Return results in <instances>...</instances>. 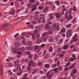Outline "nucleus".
<instances>
[{
  "label": "nucleus",
  "instance_id": "obj_1",
  "mask_svg": "<svg viewBox=\"0 0 79 79\" xmlns=\"http://www.w3.org/2000/svg\"><path fill=\"white\" fill-rule=\"evenodd\" d=\"M35 29L36 30L34 31V32L35 34L31 33L30 32H28V34L26 33H23L21 35L22 36L21 38L22 39H25V38L24 37V36H25L27 38H29L30 37V35H31L33 40H35V38H36L37 39L39 38L40 37V35L38 33V31H40V28L39 27H35Z\"/></svg>",
  "mask_w": 79,
  "mask_h": 79
},
{
  "label": "nucleus",
  "instance_id": "obj_2",
  "mask_svg": "<svg viewBox=\"0 0 79 79\" xmlns=\"http://www.w3.org/2000/svg\"><path fill=\"white\" fill-rule=\"evenodd\" d=\"M20 63V61L19 60H15L14 62V67L17 68L16 69H14L13 70L14 73H18V71H20V66L18 64Z\"/></svg>",
  "mask_w": 79,
  "mask_h": 79
},
{
  "label": "nucleus",
  "instance_id": "obj_3",
  "mask_svg": "<svg viewBox=\"0 0 79 79\" xmlns=\"http://www.w3.org/2000/svg\"><path fill=\"white\" fill-rule=\"evenodd\" d=\"M25 50H26V48H22L19 49V48H15V50H14V53H17V54H18V55H22V52H17L20 51V50H22L23 52H24Z\"/></svg>",
  "mask_w": 79,
  "mask_h": 79
},
{
  "label": "nucleus",
  "instance_id": "obj_4",
  "mask_svg": "<svg viewBox=\"0 0 79 79\" xmlns=\"http://www.w3.org/2000/svg\"><path fill=\"white\" fill-rule=\"evenodd\" d=\"M53 71L51 70L47 73V77L48 79H52V77L53 75H54Z\"/></svg>",
  "mask_w": 79,
  "mask_h": 79
},
{
  "label": "nucleus",
  "instance_id": "obj_5",
  "mask_svg": "<svg viewBox=\"0 0 79 79\" xmlns=\"http://www.w3.org/2000/svg\"><path fill=\"white\" fill-rule=\"evenodd\" d=\"M73 32L71 30H69L67 31L66 32V37H70L72 35H73Z\"/></svg>",
  "mask_w": 79,
  "mask_h": 79
},
{
  "label": "nucleus",
  "instance_id": "obj_6",
  "mask_svg": "<svg viewBox=\"0 0 79 79\" xmlns=\"http://www.w3.org/2000/svg\"><path fill=\"white\" fill-rule=\"evenodd\" d=\"M46 41V39L45 38H43L41 40H38L36 41V44H39L41 42H44Z\"/></svg>",
  "mask_w": 79,
  "mask_h": 79
},
{
  "label": "nucleus",
  "instance_id": "obj_7",
  "mask_svg": "<svg viewBox=\"0 0 79 79\" xmlns=\"http://www.w3.org/2000/svg\"><path fill=\"white\" fill-rule=\"evenodd\" d=\"M77 34H75L73 36V40H72L70 43V44H72L73 42H76L77 40Z\"/></svg>",
  "mask_w": 79,
  "mask_h": 79
},
{
  "label": "nucleus",
  "instance_id": "obj_8",
  "mask_svg": "<svg viewBox=\"0 0 79 79\" xmlns=\"http://www.w3.org/2000/svg\"><path fill=\"white\" fill-rule=\"evenodd\" d=\"M10 26V24L9 23H5V24H4V25L2 26H1V27L3 28V29H4L5 30H6V31H8V28H5V26Z\"/></svg>",
  "mask_w": 79,
  "mask_h": 79
},
{
  "label": "nucleus",
  "instance_id": "obj_9",
  "mask_svg": "<svg viewBox=\"0 0 79 79\" xmlns=\"http://www.w3.org/2000/svg\"><path fill=\"white\" fill-rule=\"evenodd\" d=\"M47 34H51V35H52V31H49V33H44L43 34L42 36L44 37H45V36H46V35H47Z\"/></svg>",
  "mask_w": 79,
  "mask_h": 79
},
{
  "label": "nucleus",
  "instance_id": "obj_10",
  "mask_svg": "<svg viewBox=\"0 0 79 79\" xmlns=\"http://www.w3.org/2000/svg\"><path fill=\"white\" fill-rule=\"evenodd\" d=\"M34 50L36 51L35 52H36V53H38V52H40V49H39V47L37 45L35 46Z\"/></svg>",
  "mask_w": 79,
  "mask_h": 79
},
{
  "label": "nucleus",
  "instance_id": "obj_11",
  "mask_svg": "<svg viewBox=\"0 0 79 79\" xmlns=\"http://www.w3.org/2000/svg\"><path fill=\"white\" fill-rule=\"evenodd\" d=\"M32 71L33 72H32L31 73H32L33 74H35V73H38L39 70L37 69H32Z\"/></svg>",
  "mask_w": 79,
  "mask_h": 79
},
{
  "label": "nucleus",
  "instance_id": "obj_12",
  "mask_svg": "<svg viewBox=\"0 0 79 79\" xmlns=\"http://www.w3.org/2000/svg\"><path fill=\"white\" fill-rule=\"evenodd\" d=\"M53 27L56 29L57 31H59L60 30V27L58 25H56L55 24L53 25Z\"/></svg>",
  "mask_w": 79,
  "mask_h": 79
},
{
  "label": "nucleus",
  "instance_id": "obj_13",
  "mask_svg": "<svg viewBox=\"0 0 79 79\" xmlns=\"http://www.w3.org/2000/svg\"><path fill=\"white\" fill-rule=\"evenodd\" d=\"M48 11V7H46L43 10V12L44 13H47Z\"/></svg>",
  "mask_w": 79,
  "mask_h": 79
},
{
  "label": "nucleus",
  "instance_id": "obj_14",
  "mask_svg": "<svg viewBox=\"0 0 79 79\" xmlns=\"http://www.w3.org/2000/svg\"><path fill=\"white\" fill-rule=\"evenodd\" d=\"M27 45H28L29 46H32L33 45L32 42L31 41H29L27 42Z\"/></svg>",
  "mask_w": 79,
  "mask_h": 79
},
{
  "label": "nucleus",
  "instance_id": "obj_15",
  "mask_svg": "<svg viewBox=\"0 0 79 79\" xmlns=\"http://www.w3.org/2000/svg\"><path fill=\"white\" fill-rule=\"evenodd\" d=\"M27 73H25L23 77V79H28L27 77Z\"/></svg>",
  "mask_w": 79,
  "mask_h": 79
},
{
  "label": "nucleus",
  "instance_id": "obj_16",
  "mask_svg": "<svg viewBox=\"0 0 79 79\" xmlns=\"http://www.w3.org/2000/svg\"><path fill=\"white\" fill-rule=\"evenodd\" d=\"M9 15H15V11L14 10H11L10 13H9Z\"/></svg>",
  "mask_w": 79,
  "mask_h": 79
},
{
  "label": "nucleus",
  "instance_id": "obj_17",
  "mask_svg": "<svg viewBox=\"0 0 79 79\" xmlns=\"http://www.w3.org/2000/svg\"><path fill=\"white\" fill-rule=\"evenodd\" d=\"M73 16L71 15H69V17L67 18V20L68 21H70V20H71V19H73Z\"/></svg>",
  "mask_w": 79,
  "mask_h": 79
},
{
  "label": "nucleus",
  "instance_id": "obj_18",
  "mask_svg": "<svg viewBox=\"0 0 79 79\" xmlns=\"http://www.w3.org/2000/svg\"><path fill=\"white\" fill-rule=\"evenodd\" d=\"M18 73H16L17 76H20L21 75V73H23V72L21 71V69H20V71L17 72Z\"/></svg>",
  "mask_w": 79,
  "mask_h": 79
},
{
  "label": "nucleus",
  "instance_id": "obj_19",
  "mask_svg": "<svg viewBox=\"0 0 79 79\" xmlns=\"http://www.w3.org/2000/svg\"><path fill=\"white\" fill-rule=\"evenodd\" d=\"M44 15H40V21L43 19H45L44 18Z\"/></svg>",
  "mask_w": 79,
  "mask_h": 79
},
{
  "label": "nucleus",
  "instance_id": "obj_20",
  "mask_svg": "<svg viewBox=\"0 0 79 79\" xmlns=\"http://www.w3.org/2000/svg\"><path fill=\"white\" fill-rule=\"evenodd\" d=\"M25 49L26 50H32V48L31 47H27L25 48Z\"/></svg>",
  "mask_w": 79,
  "mask_h": 79
},
{
  "label": "nucleus",
  "instance_id": "obj_21",
  "mask_svg": "<svg viewBox=\"0 0 79 79\" xmlns=\"http://www.w3.org/2000/svg\"><path fill=\"white\" fill-rule=\"evenodd\" d=\"M53 15V13H52L49 14L50 19H53V16H52Z\"/></svg>",
  "mask_w": 79,
  "mask_h": 79
},
{
  "label": "nucleus",
  "instance_id": "obj_22",
  "mask_svg": "<svg viewBox=\"0 0 79 79\" xmlns=\"http://www.w3.org/2000/svg\"><path fill=\"white\" fill-rule=\"evenodd\" d=\"M69 45L67 44L64 46L63 47V49L64 50H66L68 48Z\"/></svg>",
  "mask_w": 79,
  "mask_h": 79
},
{
  "label": "nucleus",
  "instance_id": "obj_23",
  "mask_svg": "<svg viewBox=\"0 0 79 79\" xmlns=\"http://www.w3.org/2000/svg\"><path fill=\"white\" fill-rule=\"evenodd\" d=\"M33 61L32 60H31L28 63V65H29V66H31V65H32V64H33Z\"/></svg>",
  "mask_w": 79,
  "mask_h": 79
},
{
  "label": "nucleus",
  "instance_id": "obj_24",
  "mask_svg": "<svg viewBox=\"0 0 79 79\" xmlns=\"http://www.w3.org/2000/svg\"><path fill=\"white\" fill-rule=\"evenodd\" d=\"M7 73L8 74H10V75H13V73L10 70H8L7 71Z\"/></svg>",
  "mask_w": 79,
  "mask_h": 79
},
{
  "label": "nucleus",
  "instance_id": "obj_25",
  "mask_svg": "<svg viewBox=\"0 0 79 79\" xmlns=\"http://www.w3.org/2000/svg\"><path fill=\"white\" fill-rule=\"evenodd\" d=\"M53 48L52 47H50L49 49V51L51 53H52V52H53Z\"/></svg>",
  "mask_w": 79,
  "mask_h": 79
},
{
  "label": "nucleus",
  "instance_id": "obj_26",
  "mask_svg": "<svg viewBox=\"0 0 79 79\" xmlns=\"http://www.w3.org/2000/svg\"><path fill=\"white\" fill-rule=\"evenodd\" d=\"M77 21V19L76 18H75L72 21L73 23H75Z\"/></svg>",
  "mask_w": 79,
  "mask_h": 79
},
{
  "label": "nucleus",
  "instance_id": "obj_27",
  "mask_svg": "<svg viewBox=\"0 0 79 79\" xmlns=\"http://www.w3.org/2000/svg\"><path fill=\"white\" fill-rule=\"evenodd\" d=\"M56 16L57 18H59L60 17V14L59 13H57L56 14Z\"/></svg>",
  "mask_w": 79,
  "mask_h": 79
},
{
  "label": "nucleus",
  "instance_id": "obj_28",
  "mask_svg": "<svg viewBox=\"0 0 79 79\" xmlns=\"http://www.w3.org/2000/svg\"><path fill=\"white\" fill-rule=\"evenodd\" d=\"M50 66V65L48 64H46L44 66L45 68H48Z\"/></svg>",
  "mask_w": 79,
  "mask_h": 79
},
{
  "label": "nucleus",
  "instance_id": "obj_29",
  "mask_svg": "<svg viewBox=\"0 0 79 79\" xmlns=\"http://www.w3.org/2000/svg\"><path fill=\"white\" fill-rule=\"evenodd\" d=\"M71 26H72V24L70 23L67 25L66 27L67 28H69V27H71Z\"/></svg>",
  "mask_w": 79,
  "mask_h": 79
},
{
  "label": "nucleus",
  "instance_id": "obj_30",
  "mask_svg": "<svg viewBox=\"0 0 79 79\" xmlns=\"http://www.w3.org/2000/svg\"><path fill=\"white\" fill-rule=\"evenodd\" d=\"M39 10H41L44 8V6H40L38 7Z\"/></svg>",
  "mask_w": 79,
  "mask_h": 79
},
{
  "label": "nucleus",
  "instance_id": "obj_31",
  "mask_svg": "<svg viewBox=\"0 0 79 79\" xmlns=\"http://www.w3.org/2000/svg\"><path fill=\"white\" fill-rule=\"evenodd\" d=\"M53 70L54 71H55V73H58V71L57 68H56V69H54Z\"/></svg>",
  "mask_w": 79,
  "mask_h": 79
},
{
  "label": "nucleus",
  "instance_id": "obj_32",
  "mask_svg": "<svg viewBox=\"0 0 79 79\" xmlns=\"http://www.w3.org/2000/svg\"><path fill=\"white\" fill-rule=\"evenodd\" d=\"M38 57H39V56H37V55L36 54H35V60H37V59H38Z\"/></svg>",
  "mask_w": 79,
  "mask_h": 79
},
{
  "label": "nucleus",
  "instance_id": "obj_33",
  "mask_svg": "<svg viewBox=\"0 0 79 79\" xmlns=\"http://www.w3.org/2000/svg\"><path fill=\"white\" fill-rule=\"evenodd\" d=\"M53 38H51L49 39V40H48V41L50 42H52L53 41Z\"/></svg>",
  "mask_w": 79,
  "mask_h": 79
},
{
  "label": "nucleus",
  "instance_id": "obj_34",
  "mask_svg": "<svg viewBox=\"0 0 79 79\" xmlns=\"http://www.w3.org/2000/svg\"><path fill=\"white\" fill-rule=\"evenodd\" d=\"M49 27V25L48 24H46L45 26V29H48Z\"/></svg>",
  "mask_w": 79,
  "mask_h": 79
},
{
  "label": "nucleus",
  "instance_id": "obj_35",
  "mask_svg": "<svg viewBox=\"0 0 79 79\" xmlns=\"http://www.w3.org/2000/svg\"><path fill=\"white\" fill-rule=\"evenodd\" d=\"M31 6H32V4L31 3H29L27 5V7L29 8H30L31 7Z\"/></svg>",
  "mask_w": 79,
  "mask_h": 79
},
{
  "label": "nucleus",
  "instance_id": "obj_36",
  "mask_svg": "<svg viewBox=\"0 0 79 79\" xmlns=\"http://www.w3.org/2000/svg\"><path fill=\"white\" fill-rule=\"evenodd\" d=\"M34 19L35 20H37V19H38V16H35L34 17Z\"/></svg>",
  "mask_w": 79,
  "mask_h": 79
},
{
  "label": "nucleus",
  "instance_id": "obj_37",
  "mask_svg": "<svg viewBox=\"0 0 79 79\" xmlns=\"http://www.w3.org/2000/svg\"><path fill=\"white\" fill-rule=\"evenodd\" d=\"M77 9H76V7L75 6H73V11H76V10Z\"/></svg>",
  "mask_w": 79,
  "mask_h": 79
},
{
  "label": "nucleus",
  "instance_id": "obj_38",
  "mask_svg": "<svg viewBox=\"0 0 79 79\" xmlns=\"http://www.w3.org/2000/svg\"><path fill=\"white\" fill-rule=\"evenodd\" d=\"M30 3H35V0H30Z\"/></svg>",
  "mask_w": 79,
  "mask_h": 79
},
{
  "label": "nucleus",
  "instance_id": "obj_39",
  "mask_svg": "<svg viewBox=\"0 0 79 79\" xmlns=\"http://www.w3.org/2000/svg\"><path fill=\"white\" fill-rule=\"evenodd\" d=\"M35 14L36 15V16H38L39 15V12L38 11H36L35 13Z\"/></svg>",
  "mask_w": 79,
  "mask_h": 79
},
{
  "label": "nucleus",
  "instance_id": "obj_40",
  "mask_svg": "<svg viewBox=\"0 0 79 79\" xmlns=\"http://www.w3.org/2000/svg\"><path fill=\"white\" fill-rule=\"evenodd\" d=\"M8 65L9 67H12V66H13V64L11 63H9L8 64Z\"/></svg>",
  "mask_w": 79,
  "mask_h": 79
},
{
  "label": "nucleus",
  "instance_id": "obj_41",
  "mask_svg": "<svg viewBox=\"0 0 79 79\" xmlns=\"http://www.w3.org/2000/svg\"><path fill=\"white\" fill-rule=\"evenodd\" d=\"M59 43H60L61 44H62L63 42V39H60L59 41Z\"/></svg>",
  "mask_w": 79,
  "mask_h": 79
},
{
  "label": "nucleus",
  "instance_id": "obj_42",
  "mask_svg": "<svg viewBox=\"0 0 79 79\" xmlns=\"http://www.w3.org/2000/svg\"><path fill=\"white\" fill-rule=\"evenodd\" d=\"M45 47V44H42L40 46V47L41 48H44V47Z\"/></svg>",
  "mask_w": 79,
  "mask_h": 79
},
{
  "label": "nucleus",
  "instance_id": "obj_43",
  "mask_svg": "<svg viewBox=\"0 0 79 79\" xmlns=\"http://www.w3.org/2000/svg\"><path fill=\"white\" fill-rule=\"evenodd\" d=\"M61 31L63 32H64L66 31V29L64 28H63L61 29Z\"/></svg>",
  "mask_w": 79,
  "mask_h": 79
},
{
  "label": "nucleus",
  "instance_id": "obj_44",
  "mask_svg": "<svg viewBox=\"0 0 79 79\" xmlns=\"http://www.w3.org/2000/svg\"><path fill=\"white\" fill-rule=\"evenodd\" d=\"M70 65V62H68L67 64L65 65V66H66L67 67H68V66H69Z\"/></svg>",
  "mask_w": 79,
  "mask_h": 79
},
{
  "label": "nucleus",
  "instance_id": "obj_45",
  "mask_svg": "<svg viewBox=\"0 0 79 79\" xmlns=\"http://www.w3.org/2000/svg\"><path fill=\"white\" fill-rule=\"evenodd\" d=\"M56 4L57 5H59L60 4V1H56L55 2Z\"/></svg>",
  "mask_w": 79,
  "mask_h": 79
},
{
  "label": "nucleus",
  "instance_id": "obj_46",
  "mask_svg": "<svg viewBox=\"0 0 79 79\" xmlns=\"http://www.w3.org/2000/svg\"><path fill=\"white\" fill-rule=\"evenodd\" d=\"M40 73L41 74H43L44 73V71H43V70H40Z\"/></svg>",
  "mask_w": 79,
  "mask_h": 79
},
{
  "label": "nucleus",
  "instance_id": "obj_47",
  "mask_svg": "<svg viewBox=\"0 0 79 79\" xmlns=\"http://www.w3.org/2000/svg\"><path fill=\"white\" fill-rule=\"evenodd\" d=\"M45 21L46 20L45 19H43V20H40L41 21H42V22H43V23H45Z\"/></svg>",
  "mask_w": 79,
  "mask_h": 79
},
{
  "label": "nucleus",
  "instance_id": "obj_48",
  "mask_svg": "<svg viewBox=\"0 0 79 79\" xmlns=\"http://www.w3.org/2000/svg\"><path fill=\"white\" fill-rule=\"evenodd\" d=\"M31 69V66L29 65L27 69V70L29 71Z\"/></svg>",
  "mask_w": 79,
  "mask_h": 79
},
{
  "label": "nucleus",
  "instance_id": "obj_49",
  "mask_svg": "<svg viewBox=\"0 0 79 79\" xmlns=\"http://www.w3.org/2000/svg\"><path fill=\"white\" fill-rule=\"evenodd\" d=\"M72 56L73 58H74V60H76V55L74 54H73L72 55Z\"/></svg>",
  "mask_w": 79,
  "mask_h": 79
},
{
  "label": "nucleus",
  "instance_id": "obj_50",
  "mask_svg": "<svg viewBox=\"0 0 79 79\" xmlns=\"http://www.w3.org/2000/svg\"><path fill=\"white\" fill-rule=\"evenodd\" d=\"M59 21L60 22H63V21H64V19H63V18H62L59 19Z\"/></svg>",
  "mask_w": 79,
  "mask_h": 79
},
{
  "label": "nucleus",
  "instance_id": "obj_51",
  "mask_svg": "<svg viewBox=\"0 0 79 79\" xmlns=\"http://www.w3.org/2000/svg\"><path fill=\"white\" fill-rule=\"evenodd\" d=\"M35 5V4H33V6L31 7V8H35V7H36V6Z\"/></svg>",
  "mask_w": 79,
  "mask_h": 79
},
{
  "label": "nucleus",
  "instance_id": "obj_52",
  "mask_svg": "<svg viewBox=\"0 0 79 79\" xmlns=\"http://www.w3.org/2000/svg\"><path fill=\"white\" fill-rule=\"evenodd\" d=\"M58 69L60 71H61L62 70V68L61 66H59L58 67Z\"/></svg>",
  "mask_w": 79,
  "mask_h": 79
},
{
  "label": "nucleus",
  "instance_id": "obj_53",
  "mask_svg": "<svg viewBox=\"0 0 79 79\" xmlns=\"http://www.w3.org/2000/svg\"><path fill=\"white\" fill-rule=\"evenodd\" d=\"M29 57L30 58V59H31L32 58V55L31 54H30L28 55Z\"/></svg>",
  "mask_w": 79,
  "mask_h": 79
},
{
  "label": "nucleus",
  "instance_id": "obj_54",
  "mask_svg": "<svg viewBox=\"0 0 79 79\" xmlns=\"http://www.w3.org/2000/svg\"><path fill=\"white\" fill-rule=\"evenodd\" d=\"M74 59L72 57H71L70 58V60L71 61H73L74 60Z\"/></svg>",
  "mask_w": 79,
  "mask_h": 79
},
{
  "label": "nucleus",
  "instance_id": "obj_55",
  "mask_svg": "<svg viewBox=\"0 0 79 79\" xmlns=\"http://www.w3.org/2000/svg\"><path fill=\"white\" fill-rule=\"evenodd\" d=\"M76 72H77V70L76 69H74L73 71V74H75Z\"/></svg>",
  "mask_w": 79,
  "mask_h": 79
},
{
  "label": "nucleus",
  "instance_id": "obj_56",
  "mask_svg": "<svg viewBox=\"0 0 79 79\" xmlns=\"http://www.w3.org/2000/svg\"><path fill=\"white\" fill-rule=\"evenodd\" d=\"M53 30V28L52 27H51L49 29V31H52Z\"/></svg>",
  "mask_w": 79,
  "mask_h": 79
},
{
  "label": "nucleus",
  "instance_id": "obj_57",
  "mask_svg": "<svg viewBox=\"0 0 79 79\" xmlns=\"http://www.w3.org/2000/svg\"><path fill=\"white\" fill-rule=\"evenodd\" d=\"M63 11H66V7L62 9Z\"/></svg>",
  "mask_w": 79,
  "mask_h": 79
},
{
  "label": "nucleus",
  "instance_id": "obj_58",
  "mask_svg": "<svg viewBox=\"0 0 79 79\" xmlns=\"http://www.w3.org/2000/svg\"><path fill=\"white\" fill-rule=\"evenodd\" d=\"M64 14H65L64 12L63 11L61 12L60 13V15H64Z\"/></svg>",
  "mask_w": 79,
  "mask_h": 79
},
{
  "label": "nucleus",
  "instance_id": "obj_59",
  "mask_svg": "<svg viewBox=\"0 0 79 79\" xmlns=\"http://www.w3.org/2000/svg\"><path fill=\"white\" fill-rule=\"evenodd\" d=\"M10 58H9L8 59H6V61H7V62H9V61H10Z\"/></svg>",
  "mask_w": 79,
  "mask_h": 79
},
{
  "label": "nucleus",
  "instance_id": "obj_60",
  "mask_svg": "<svg viewBox=\"0 0 79 79\" xmlns=\"http://www.w3.org/2000/svg\"><path fill=\"white\" fill-rule=\"evenodd\" d=\"M42 64L41 62H38L37 64L38 66H40V65H41Z\"/></svg>",
  "mask_w": 79,
  "mask_h": 79
},
{
  "label": "nucleus",
  "instance_id": "obj_61",
  "mask_svg": "<svg viewBox=\"0 0 79 79\" xmlns=\"http://www.w3.org/2000/svg\"><path fill=\"white\" fill-rule=\"evenodd\" d=\"M72 8H70V9H69V11H68L69 12V13H71V11H72Z\"/></svg>",
  "mask_w": 79,
  "mask_h": 79
},
{
  "label": "nucleus",
  "instance_id": "obj_62",
  "mask_svg": "<svg viewBox=\"0 0 79 79\" xmlns=\"http://www.w3.org/2000/svg\"><path fill=\"white\" fill-rule=\"evenodd\" d=\"M56 64H55L53 65L52 68H56Z\"/></svg>",
  "mask_w": 79,
  "mask_h": 79
},
{
  "label": "nucleus",
  "instance_id": "obj_63",
  "mask_svg": "<svg viewBox=\"0 0 79 79\" xmlns=\"http://www.w3.org/2000/svg\"><path fill=\"white\" fill-rule=\"evenodd\" d=\"M25 65H23L22 67V69L23 70H24L25 69Z\"/></svg>",
  "mask_w": 79,
  "mask_h": 79
},
{
  "label": "nucleus",
  "instance_id": "obj_64",
  "mask_svg": "<svg viewBox=\"0 0 79 79\" xmlns=\"http://www.w3.org/2000/svg\"><path fill=\"white\" fill-rule=\"evenodd\" d=\"M41 79H46V77L45 76H44L42 77V78Z\"/></svg>",
  "mask_w": 79,
  "mask_h": 79
}]
</instances>
